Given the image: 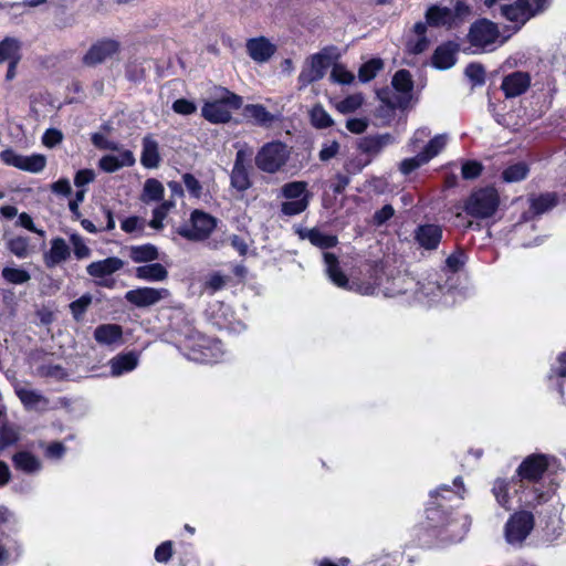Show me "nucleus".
Here are the masks:
<instances>
[{
    "mask_svg": "<svg viewBox=\"0 0 566 566\" xmlns=\"http://www.w3.org/2000/svg\"><path fill=\"white\" fill-rule=\"evenodd\" d=\"M178 348L189 360L197 363H218L223 354L220 342L207 338L193 328L186 331Z\"/></svg>",
    "mask_w": 566,
    "mask_h": 566,
    "instance_id": "1",
    "label": "nucleus"
},
{
    "mask_svg": "<svg viewBox=\"0 0 566 566\" xmlns=\"http://www.w3.org/2000/svg\"><path fill=\"white\" fill-rule=\"evenodd\" d=\"M323 255L326 265V273L331 281L338 287L349 289L364 295L382 294L384 296L389 297L403 293L402 289L381 287L380 284L377 282L378 277H376L373 283L356 281L349 283L347 276L343 273V271L339 268L337 256L329 252H325Z\"/></svg>",
    "mask_w": 566,
    "mask_h": 566,
    "instance_id": "2",
    "label": "nucleus"
},
{
    "mask_svg": "<svg viewBox=\"0 0 566 566\" xmlns=\"http://www.w3.org/2000/svg\"><path fill=\"white\" fill-rule=\"evenodd\" d=\"M511 34L502 35L496 23L488 19L476 20L467 34L471 53L493 52L502 46Z\"/></svg>",
    "mask_w": 566,
    "mask_h": 566,
    "instance_id": "3",
    "label": "nucleus"
},
{
    "mask_svg": "<svg viewBox=\"0 0 566 566\" xmlns=\"http://www.w3.org/2000/svg\"><path fill=\"white\" fill-rule=\"evenodd\" d=\"M241 104L240 96L226 88H219L216 101L205 103L201 114L210 123H227L231 118V109L240 108Z\"/></svg>",
    "mask_w": 566,
    "mask_h": 566,
    "instance_id": "4",
    "label": "nucleus"
},
{
    "mask_svg": "<svg viewBox=\"0 0 566 566\" xmlns=\"http://www.w3.org/2000/svg\"><path fill=\"white\" fill-rule=\"evenodd\" d=\"M290 158V149L282 142H271L263 145L255 156L256 167L264 172L280 171Z\"/></svg>",
    "mask_w": 566,
    "mask_h": 566,
    "instance_id": "5",
    "label": "nucleus"
},
{
    "mask_svg": "<svg viewBox=\"0 0 566 566\" xmlns=\"http://www.w3.org/2000/svg\"><path fill=\"white\" fill-rule=\"evenodd\" d=\"M500 205V196L495 188L485 187L474 191L465 202V211L475 218L492 217Z\"/></svg>",
    "mask_w": 566,
    "mask_h": 566,
    "instance_id": "6",
    "label": "nucleus"
},
{
    "mask_svg": "<svg viewBox=\"0 0 566 566\" xmlns=\"http://www.w3.org/2000/svg\"><path fill=\"white\" fill-rule=\"evenodd\" d=\"M281 191L282 196L287 199L281 205L283 214L296 216L307 209L311 199V193L307 191V182L291 181L285 184Z\"/></svg>",
    "mask_w": 566,
    "mask_h": 566,
    "instance_id": "7",
    "label": "nucleus"
},
{
    "mask_svg": "<svg viewBox=\"0 0 566 566\" xmlns=\"http://www.w3.org/2000/svg\"><path fill=\"white\" fill-rule=\"evenodd\" d=\"M217 227V219L201 210L192 211L190 221L178 228L177 232L190 241L207 239Z\"/></svg>",
    "mask_w": 566,
    "mask_h": 566,
    "instance_id": "8",
    "label": "nucleus"
},
{
    "mask_svg": "<svg viewBox=\"0 0 566 566\" xmlns=\"http://www.w3.org/2000/svg\"><path fill=\"white\" fill-rule=\"evenodd\" d=\"M534 528V515L527 511L514 513L504 526L505 541L513 546H521Z\"/></svg>",
    "mask_w": 566,
    "mask_h": 566,
    "instance_id": "9",
    "label": "nucleus"
},
{
    "mask_svg": "<svg viewBox=\"0 0 566 566\" xmlns=\"http://www.w3.org/2000/svg\"><path fill=\"white\" fill-rule=\"evenodd\" d=\"M331 63L332 56L329 54V49L327 48L308 56L305 60L297 78L300 88L306 87L311 83L322 80Z\"/></svg>",
    "mask_w": 566,
    "mask_h": 566,
    "instance_id": "10",
    "label": "nucleus"
},
{
    "mask_svg": "<svg viewBox=\"0 0 566 566\" xmlns=\"http://www.w3.org/2000/svg\"><path fill=\"white\" fill-rule=\"evenodd\" d=\"M235 147L238 150L230 175V180L232 188H234L237 191L243 192L251 187L249 167L251 157L253 155V149L247 144H238Z\"/></svg>",
    "mask_w": 566,
    "mask_h": 566,
    "instance_id": "11",
    "label": "nucleus"
},
{
    "mask_svg": "<svg viewBox=\"0 0 566 566\" xmlns=\"http://www.w3.org/2000/svg\"><path fill=\"white\" fill-rule=\"evenodd\" d=\"M0 159L7 166L18 168L31 174L41 172L46 166V157L42 154H32L24 156L8 148L0 153Z\"/></svg>",
    "mask_w": 566,
    "mask_h": 566,
    "instance_id": "12",
    "label": "nucleus"
},
{
    "mask_svg": "<svg viewBox=\"0 0 566 566\" xmlns=\"http://www.w3.org/2000/svg\"><path fill=\"white\" fill-rule=\"evenodd\" d=\"M544 9H533L527 0H516L514 3L501 6V14L509 21L516 23L511 29V35L517 32L532 17Z\"/></svg>",
    "mask_w": 566,
    "mask_h": 566,
    "instance_id": "13",
    "label": "nucleus"
},
{
    "mask_svg": "<svg viewBox=\"0 0 566 566\" xmlns=\"http://www.w3.org/2000/svg\"><path fill=\"white\" fill-rule=\"evenodd\" d=\"M460 15V1H455L453 8L441 7V6H430L424 14L427 27L431 28H451L457 18Z\"/></svg>",
    "mask_w": 566,
    "mask_h": 566,
    "instance_id": "14",
    "label": "nucleus"
},
{
    "mask_svg": "<svg viewBox=\"0 0 566 566\" xmlns=\"http://www.w3.org/2000/svg\"><path fill=\"white\" fill-rule=\"evenodd\" d=\"M120 51V43L115 39H103L94 43L83 57L84 64L94 66L113 57Z\"/></svg>",
    "mask_w": 566,
    "mask_h": 566,
    "instance_id": "15",
    "label": "nucleus"
},
{
    "mask_svg": "<svg viewBox=\"0 0 566 566\" xmlns=\"http://www.w3.org/2000/svg\"><path fill=\"white\" fill-rule=\"evenodd\" d=\"M169 295L170 293L167 289L145 286L126 292L125 300L137 307H148L169 297Z\"/></svg>",
    "mask_w": 566,
    "mask_h": 566,
    "instance_id": "16",
    "label": "nucleus"
},
{
    "mask_svg": "<svg viewBox=\"0 0 566 566\" xmlns=\"http://www.w3.org/2000/svg\"><path fill=\"white\" fill-rule=\"evenodd\" d=\"M245 51L252 61L263 64L273 57L277 51V46L270 39L261 35L248 39L245 42Z\"/></svg>",
    "mask_w": 566,
    "mask_h": 566,
    "instance_id": "17",
    "label": "nucleus"
},
{
    "mask_svg": "<svg viewBox=\"0 0 566 566\" xmlns=\"http://www.w3.org/2000/svg\"><path fill=\"white\" fill-rule=\"evenodd\" d=\"M531 83L532 77L528 72L515 71L503 77L501 90L506 98H514L524 94Z\"/></svg>",
    "mask_w": 566,
    "mask_h": 566,
    "instance_id": "18",
    "label": "nucleus"
},
{
    "mask_svg": "<svg viewBox=\"0 0 566 566\" xmlns=\"http://www.w3.org/2000/svg\"><path fill=\"white\" fill-rule=\"evenodd\" d=\"M116 154H107L99 158L98 167L105 172L112 174L124 167H132L136 163L135 155L132 150L120 147L115 150Z\"/></svg>",
    "mask_w": 566,
    "mask_h": 566,
    "instance_id": "19",
    "label": "nucleus"
},
{
    "mask_svg": "<svg viewBox=\"0 0 566 566\" xmlns=\"http://www.w3.org/2000/svg\"><path fill=\"white\" fill-rule=\"evenodd\" d=\"M428 27L423 21L413 24L407 34L406 50L411 54H420L428 50L430 38L428 35Z\"/></svg>",
    "mask_w": 566,
    "mask_h": 566,
    "instance_id": "20",
    "label": "nucleus"
},
{
    "mask_svg": "<svg viewBox=\"0 0 566 566\" xmlns=\"http://www.w3.org/2000/svg\"><path fill=\"white\" fill-rule=\"evenodd\" d=\"M13 387L15 395L27 409L40 411L48 409L49 400L40 391L19 381Z\"/></svg>",
    "mask_w": 566,
    "mask_h": 566,
    "instance_id": "21",
    "label": "nucleus"
},
{
    "mask_svg": "<svg viewBox=\"0 0 566 566\" xmlns=\"http://www.w3.org/2000/svg\"><path fill=\"white\" fill-rule=\"evenodd\" d=\"M547 458L542 454L527 457L518 467L517 474L521 480L537 481L547 469Z\"/></svg>",
    "mask_w": 566,
    "mask_h": 566,
    "instance_id": "22",
    "label": "nucleus"
},
{
    "mask_svg": "<svg viewBox=\"0 0 566 566\" xmlns=\"http://www.w3.org/2000/svg\"><path fill=\"white\" fill-rule=\"evenodd\" d=\"M160 163L161 156L158 142L153 135H145L142 139V166L146 169H157L160 166Z\"/></svg>",
    "mask_w": 566,
    "mask_h": 566,
    "instance_id": "23",
    "label": "nucleus"
},
{
    "mask_svg": "<svg viewBox=\"0 0 566 566\" xmlns=\"http://www.w3.org/2000/svg\"><path fill=\"white\" fill-rule=\"evenodd\" d=\"M124 262L116 256L92 262L87 265L86 272L94 279H105L123 269Z\"/></svg>",
    "mask_w": 566,
    "mask_h": 566,
    "instance_id": "24",
    "label": "nucleus"
},
{
    "mask_svg": "<svg viewBox=\"0 0 566 566\" xmlns=\"http://www.w3.org/2000/svg\"><path fill=\"white\" fill-rule=\"evenodd\" d=\"M391 84L394 88L401 94L397 103L392 106L405 108L410 101V92L413 88L411 74L407 70H399L392 77Z\"/></svg>",
    "mask_w": 566,
    "mask_h": 566,
    "instance_id": "25",
    "label": "nucleus"
},
{
    "mask_svg": "<svg viewBox=\"0 0 566 566\" xmlns=\"http://www.w3.org/2000/svg\"><path fill=\"white\" fill-rule=\"evenodd\" d=\"M139 363V355L136 352L122 353L114 356L108 365L114 377L133 371Z\"/></svg>",
    "mask_w": 566,
    "mask_h": 566,
    "instance_id": "26",
    "label": "nucleus"
},
{
    "mask_svg": "<svg viewBox=\"0 0 566 566\" xmlns=\"http://www.w3.org/2000/svg\"><path fill=\"white\" fill-rule=\"evenodd\" d=\"M71 255V250L66 241L62 238H55L51 241V247L44 253V263L48 268H54L65 262Z\"/></svg>",
    "mask_w": 566,
    "mask_h": 566,
    "instance_id": "27",
    "label": "nucleus"
},
{
    "mask_svg": "<svg viewBox=\"0 0 566 566\" xmlns=\"http://www.w3.org/2000/svg\"><path fill=\"white\" fill-rule=\"evenodd\" d=\"M123 328L117 324H102L94 331V339L104 346H112L122 343Z\"/></svg>",
    "mask_w": 566,
    "mask_h": 566,
    "instance_id": "28",
    "label": "nucleus"
},
{
    "mask_svg": "<svg viewBox=\"0 0 566 566\" xmlns=\"http://www.w3.org/2000/svg\"><path fill=\"white\" fill-rule=\"evenodd\" d=\"M441 229L434 224L420 226L416 232V240L424 249H436L441 240Z\"/></svg>",
    "mask_w": 566,
    "mask_h": 566,
    "instance_id": "29",
    "label": "nucleus"
},
{
    "mask_svg": "<svg viewBox=\"0 0 566 566\" xmlns=\"http://www.w3.org/2000/svg\"><path fill=\"white\" fill-rule=\"evenodd\" d=\"M302 239L308 240L313 245L326 250L337 244L336 235L325 233L318 229H308L300 232Z\"/></svg>",
    "mask_w": 566,
    "mask_h": 566,
    "instance_id": "30",
    "label": "nucleus"
},
{
    "mask_svg": "<svg viewBox=\"0 0 566 566\" xmlns=\"http://www.w3.org/2000/svg\"><path fill=\"white\" fill-rule=\"evenodd\" d=\"M135 276L147 282H161L168 276V271L160 263H150L135 269Z\"/></svg>",
    "mask_w": 566,
    "mask_h": 566,
    "instance_id": "31",
    "label": "nucleus"
},
{
    "mask_svg": "<svg viewBox=\"0 0 566 566\" xmlns=\"http://www.w3.org/2000/svg\"><path fill=\"white\" fill-rule=\"evenodd\" d=\"M13 464L17 470L32 474L41 470L40 460L29 451H20L13 457Z\"/></svg>",
    "mask_w": 566,
    "mask_h": 566,
    "instance_id": "32",
    "label": "nucleus"
},
{
    "mask_svg": "<svg viewBox=\"0 0 566 566\" xmlns=\"http://www.w3.org/2000/svg\"><path fill=\"white\" fill-rule=\"evenodd\" d=\"M21 59V43L13 38H6L0 42V63H19Z\"/></svg>",
    "mask_w": 566,
    "mask_h": 566,
    "instance_id": "33",
    "label": "nucleus"
},
{
    "mask_svg": "<svg viewBox=\"0 0 566 566\" xmlns=\"http://www.w3.org/2000/svg\"><path fill=\"white\" fill-rule=\"evenodd\" d=\"M455 61V51L450 44L438 46L432 55V65L441 70L451 67Z\"/></svg>",
    "mask_w": 566,
    "mask_h": 566,
    "instance_id": "34",
    "label": "nucleus"
},
{
    "mask_svg": "<svg viewBox=\"0 0 566 566\" xmlns=\"http://www.w3.org/2000/svg\"><path fill=\"white\" fill-rule=\"evenodd\" d=\"M164 185L155 178H149L144 184L140 200L144 203L160 201L164 198Z\"/></svg>",
    "mask_w": 566,
    "mask_h": 566,
    "instance_id": "35",
    "label": "nucleus"
},
{
    "mask_svg": "<svg viewBox=\"0 0 566 566\" xmlns=\"http://www.w3.org/2000/svg\"><path fill=\"white\" fill-rule=\"evenodd\" d=\"M128 254L135 263L153 262L158 259V250L153 244L133 245Z\"/></svg>",
    "mask_w": 566,
    "mask_h": 566,
    "instance_id": "36",
    "label": "nucleus"
},
{
    "mask_svg": "<svg viewBox=\"0 0 566 566\" xmlns=\"http://www.w3.org/2000/svg\"><path fill=\"white\" fill-rule=\"evenodd\" d=\"M364 95L361 93H355L348 95L342 99H335L333 102L335 108L342 114H350L356 112L364 104Z\"/></svg>",
    "mask_w": 566,
    "mask_h": 566,
    "instance_id": "37",
    "label": "nucleus"
},
{
    "mask_svg": "<svg viewBox=\"0 0 566 566\" xmlns=\"http://www.w3.org/2000/svg\"><path fill=\"white\" fill-rule=\"evenodd\" d=\"M528 171V166L525 163H516L503 170L502 179L505 182H518L527 177Z\"/></svg>",
    "mask_w": 566,
    "mask_h": 566,
    "instance_id": "38",
    "label": "nucleus"
},
{
    "mask_svg": "<svg viewBox=\"0 0 566 566\" xmlns=\"http://www.w3.org/2000/svg\"><path fill=\"white\" fill-rule=\"evenodd\" d=\"M531 209L534 213L541 214L556 206L557 200L554 193H544L530 199Z\"/></svg>",
    "mask_w": 566,
    "mask_h": 566,
    "instance_id": "39",
    "label": "nucleus"
},
{
    "mask_svg": "<svg viewBox=\"0 0 566 566\" xmlns=\"http://www.w3.org/2000/svg\"><path fill=\"white\" fill-rule=\"evenodd\" d=\"M384 62L380 59H371L364 63L358 71V78L360 82L366 83L371 81L377 73L382 70Z\"/></svg>",
    "mask_w": 566,
    "mask_h": 566,
    "instance_id": "40",
    "label": "nucleus"
},
{
    "mask_svg": "<svg viewBox=\"0 0 566 566\" xmlns=\"http://www.w3.org/2000/svg\"><path fill=\"white\" fill-rule=\"evenodd\" d=\"M1 274L4 281L15 285L24 284L31 279L28 271L14 266H4Z\"/></svg>",
    "mask_w": 566,
    "mask_h": 566,
    "instance_id": "41",
    "label": "nucleus"
},
{
    "mask_svg": "<svg viewBox=\"0 0 566 566\" xmlns=\"http://www.w3.org/2000/svg\"><path fill=\"white\" fill-rule=\"evenodd\" d=\"M448 136L446 134L437 135L431 138L421 150L424 157H428V161L436 157L447 145Z\"/></svg>",
    "mask_w": 566,
    "mask_h": 566,
    "instance_id": "42",
    "label": "nucleus"
},
{
    "mask_svg": "<svg viewBox=\"0 0 566 566\" xmlns=\"http://www.w3.org/2000/svg\"><path fill=\"white\" fill-rule=\"evenodd\" d=\"M431 504L442 507L444 502L457 500L458 491L448 485H441L430 493Z\"/></svg>",
    "mask_w": 566,
    "mask_h": 566,
    "instance_id": "43",
    "label": "nucleus"
},
{
    "mask_svg": "<svg viewBox=\"0 0 566 566\" xmlns=\"http://www.w3.org/2000/svg\"><path fill=\"white\" fill-rule=\"evenodd\" d=\"M244 112L247 117L252 118L260 125H265L273 120V116L266 111V108L259 104L245 106Z\"/></svg>",
    "mask_w": 566,
    "mask_h": 566,
    "instance_id": "44",
    "label": "nucleus"
},
{
    "mask_svg": "<svg viewBox=\"0 0 566 566\" xmlns=\"http://www.w3.org/2000/svg\"><path fill=\"white\" fill-rule=\"evenodd\" d=\"M9 251L19 259H24L29 255V239L24 237L11 238L7 241Z\"/></svg>",
    "mask_w": 566,
    "mask_h": 566,
    "instance_id": "45",
    "label": "nucleus"
},
{
    "mask_svg": "<svg viewBox=\"0 0 566 566\" xmlns=\"http://www.w3.org/2000/svg\"><path fill=\"white\" fill-rule=\"evenodd\" d=\"M311 122L316 128H327L332 126L333 119L321 105H315L311 111Z\"/></svg>",
    "mask_w": 566,
    "mask_h": 566,
    "instance_id": "46",
    "label": "nucleus"
},
{
    "mask_svg": "<svg viewBox=\"0 0 566 566\" xmlns=\"http://www.w3.org/2000/svg\"><path fill=\"white\" fill-rule=\"evenodd\" d=\"M492 492L501 506L510 509L509 483L505 480H495Z\"/></svg>",
    "mask_w": 566,
    "mask_h": 566,
    "instance_id": "47",
    "label": "nucleus"
},
{
    "mask_svg": "<svg viewBox=\"0 0 566 566\" xmlns=\"http://www.w3.org/2000/svg\"><path fill=\"white\" fill-rule=\"evenodd\" d=\"M174 207L171 201H164L158 207H156L153 211V218L149 222V226L154 229H161L163 221L167 217L170 209Z\"/></svg>",
    "mask_w": 566,
    "mask_h": 566,
    "instance_id": "48",
    "label": "nucleus"
},
{
    "mask_svg": "<svg viewBox=\"0 0 566 566\" xmlns=\"http://www.w3.org/2000/svg\"><path fill=\"white\" fill-rule=\"evenodd\" d=\"M472 86H481L485 82V70L481 64L471 63L464 70Z\"/></svg>",
    "mask_w": 566,
    "mask_h": 566,
    "instance_id": "49",
    "label": "nucleus"
},
{
    "mask_svg": "<svg viewBox=\"0 0 566 566\" xmlns=\"http://www.w3.org/2000/svg\"><path fill=\"white\" fill-rule=\"evenodd\" d=\"M91 303L92 295L87 293L70 304V310L75 321L78 322L82 319L84 313L86 312Z\"/></svg>",
    "mask_w": 566,
    "mask_h": 566,
    "instance_id": "50",
    "label": "nucleus"
},
{
    "mask_svg": "<svg viewBox=\"0 0 566 566\" xmlns=\"http://www.w3.org/2000/svg\"><path fill=\"white\" fill-rule=\"evenodd\" d=\"M354 74L342 64H335L331 72V80L339 84H350L354 81Z\"/></svg>",
    "mask_w": 566,
    "mask_h": 566,
    "instance_id": "51",
    "label": "nucleus"
},
{
    "mask_svg": "<svg viewBox=\"0 0 566 566\" xmlns=\"http://www.w3.org/2000/svg\"><path fill=\"white\" fill-rule=\"evenodd\" d=\"M427 163L428 157H424L422 153L419 151L415 157L407 158L401 161L400 171L403 175H408Z\"/></svg>",
    "mask_w": 566,
    "mask_h": 566,
    "instance_id": "52",
    "label": "nucleus"
},
{
    "mask_svg": "<svg viewBox=\"0 0 566 566\" xmlns=\"http://www.w3.org/2000/svg\"><path fill=\"white\" fill-rule=\"evenodd\" d=\"M430 134L431 132L426 127L417 129L409 142V150L418 151V149H420L421 147L423 148V146L426 145L424 143L429 138Z\"/></svg>",
    "mask_w": 566,
    "mask_h": 566,
    "instance_id": "53",
    "label": "nucleus"
},
{
    "mask_svg": "<svg viewBox=\"0 0 566 566\" xmlns=\"http://www.w3.org/2000/svg\"><path fill=\"white\" fill-rule=\"evenodd\" d=\"M92 143L98 149H107V150H119L122 147L118 143L114 140L107 139L103 134L95 133L92 135Z\"/></svg>",
    "mask_w": 566,
    "mask_h": 566,
    "instance_id": "54",
    "label": "nucleus"
},
{
    "mask_svg": "<svg viewBox=\"0 0 566 566\" xmlns=\"http://www.w3.org/2000/svg\"><path fill=\"white\" fill-rule=\"evenodd\" d=\"M18 440V432L14 428L9 426H2L0 428V449H4L12 446Z\"/></svg>",
    "mask_w": 566,
    "mask_h": 566,
    "instance_id": "55",
    "label": "nucleus"
},
{
    "mask_svg": "<svg viewBox=\"0 0 566 566\" xmlns=\"http://www.w3.org/2000/svg\"><path fill=\"white\" fill-rule=\"evenodd\" d=\"M483 170V166L481 163L476 160H468L462 163V178L473 179L480 176Z\"/></svg>",
    "mask_w": 566,
    "mask_h": 566,
    "instance_id": "56",
    "label": "nucleus"
},
{
    "mask_svg": "<svg viewBox=\"0 0 566 566\" xmlns=\"http://www.w3.org/2000/svg\"><path fill=\"white\" fill-rule=\"evenodd\" d=\"M71 242L73 244V250L76 259H86L91 255L90 248L85 244L84 240L80 235H71Z\"/></svg>",
    "mask_w": 566,
    "mask_h": 566,
    "instance_id": "57",
    "label": "nucleus"
},
{
    "mask_svg": "<svg viewBox=\"0 0 566 566\" xmlns=\"http://www.w3.org/2000/svg\"><path fill=\"white\" fill-rule=\"evenodd\" d=\"M459 266H460V256H459V254L458 253L451 254L447 259L446 268L443 269L446 275L448 276V281L449 280H453L454 282L458 281L457 272L459 270Z\"/></svg>",
    "mask_w": 566,
    "mask_h": 566,
    "instance_id": "58",
    "label": "nucleus"
},
{
    "mask_svg": "<svg viewBox=\"0 0 566 566\" xmlns=\"http://www.w3.org/2000/svg\"><path fill=\"white\" fill-rule=\"evenodd\" d=\"M172 109L180 115H191L197 111V106L191 101L179 98L172 103Z\"/></svg>",
    "mask_w": 566,
    "mask_h": 566,
    "instance_id": "59",
    "label": "nucleus"
},
{
    "mask_svg": "<svg viewBox=\"0 0 566 566\" xmlns=\"http://www.w3.org/2000/svg\"><path fill=\"white\" fill-rule=\"evenodd\" d=\"M182 181L190 192L191 196L199 198L201 196L202 187L199 180L191 174H185L182 176Z\"/></svg>",
    "mask_w": 566,
    "mask_h": 566,
    "instance_id": "60",
    "label": "nucleus"
},
{
    "mask_svg": "<svg viewBox=\"0 0 566 566\" xmlns=\"http://www.w3.org/2000/svg\"><path fill=\"white\" fill-rule=\"evenodd\" d=\"M63 139V134L55 128H49L42 136V143L44 146L52 148L60 144Z\"/></svg>",
    "mask_w": 566,
    "mask_h": 566,
    "instance_id": "61",
    "label": "nucleus"
},
{
    "mask_svg": "<svg viewBox=\"0 0 566 566\" xmlns=\"http://www.w3.org/2000/svg\"><path fill=\"white\" fill-rule=\"evenodd\" d=\"M95 179V172L92 169H81L74 177V184L77 188H83Z\"/></svg>",
    "mask_w": 566,
    "mask_h": 566,
    "instance_id": "62",
    "label": "nucleus"
},
{
    "mask_svg": "<svg viewBox=\"0 0 566 566\" xmlns=\"http://www.w3.org/2000/svg\"><path fill=\"white\" fill-rule=\"evenodd\" d=\"M172 554V544L170 541L164 542L155 551V559L159 563L169 560Z\"/></svg>",
    "mask_w": 566,
    "mask_h": 566,
    "instance_id": "63",
    "label": "nucleus"
},
{
    "mask_svg": "<svg viewBox=\"0 0 566 566\" xmlns=\"http://www.w3.org/2000/svg\"><path fill=\"white\" fill-rule=\"evenodd\" d=\"M339 150V144L335 140L326 143L323 145L319 151V159L323 161H327L335 157Z\"/></svg>",
    "mask_w": 566,
    "mask_h": 566,
    "instance_id": "64",
    "label": "nucleus"
}]
</instances>
